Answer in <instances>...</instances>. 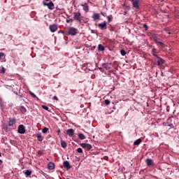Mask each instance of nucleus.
I'll list each match as a JSON object with an SVG mask.
<instances>
[{"mask_svg": "<svg viewBox=\"0 0 179 179\" xmlns=\"http://www.w3.org/2000/svg\"><path fill=\"white\" fill-rule=\"evenodd\" d=\"M67 34L68 36H76L78 34V29L73 27H69Z\"/></svg>", "mask_w": 179, "mask_h": 179, "instance_id": "f257e3e1", "label": "nucleus"}, {"mask_svg": "<svg viewBox=\"0 0 179 179\" xmlns=\"http://www.w3.org/2000/svg\"><path fill=\"white\" fill-rule=\"evenodd\" d=\"M73 18L74 20H76L77 22H79L80 23L82 22V14H80V12H75L73 13Z\"/></svg>", "mask_w": 179, "mask_h": 179, "instance_id": "f03ea898", "label": "nucleus"}, {"mask_svg": "<svg viewBox=\"0 0 179 179\" xmlns=\"http://www.w3.org/2000/svg\"><path fill=\"white\" fill-rule=\"evenodd\" d=\"M43 6H48V9L52 10L54 9V3L52 1H50L49 3H46L45 1H43Z\"/></svg>", "mask_w": 179, "mask_h": 179, "instance_id": "7ed1b4c3", "label": "nucleus"}, {"mask_svg": "<svg viewBox=\"0 0 179 179\" xmlns=\"http://www.w3.org/2000/svg\"><path fill=\"white\" fill-rule=\"evenodd\" d=\"M80 146H81V148L83 149H85V150H90V149L92 148V145L86 143H80Z\"/></svg>", "mask_w": 179, "mask_h": 179, "instance_id": "20e7f679", "label": "nucleus"}, {"mask_svg": "<svg viewBox=\"0 0 179 179\" xmlns=\"http://www.w3.org/2000/svg\"><path fill=\"white\" fill-rule=\"evenodd\" d=\"M17 132L18 134H26V127H24V125L20 124L18 127Z\"/></svg>", "mask_w": 179, "mask_h": 179, "instance_id": "39448f33", "label": "nucleus"}, {"mask_svg": "<svg viewBox=\"0 0 179 179\" xmlns=\"http://www.w3.org/2000/svg\"><path fill=\"white\" fill-rule=\"evenodd\" d=\"M49 29L50 30L51 33H55V31L58 30V25L56 24H50L49 26Z\"/></svg>", "mask_w": 179, "mask_h": 179, "instance_id": "423d86ee", "label": "nucleus"}, {"mask_svg": "<svg viewBox=\"0 0 179 179\" xmlns=\"http://www.w3.org/2000/svg\"><path fill=\"white\" fill-rule=\"evenodd\" d=\"M98 27L101 29V30H106L107 29V22L104 21L102 23L98 24Z\"/></svg>", "mask_w": 179, "mask_h": 179, "instance_id": "0eeeda50", "label": "nucleus"}, {"mask_svg": "<svg viewBox=\"0 0 179 179\" xmlns=\"http://www.w3.org/2000/svg\"><path fill=\"white\" fill-rule=\"evenodd\" d=\"M157 66H160L162 65H163V64H164L166 62V60L163 59L162 57H157Z\"/></svg>", "mask_w": 179, "mask_h": 179, "instance_id": "6e6552de", "label": "nucleus"}, {"mask_svg": "<svg viewBox=\"0 0 179 179\" xmlns=\"http://www.w3.org/2000/svg\"><path fill=\"white\" fill-rule=\"evenodd\" d=\"M63 166L64 169H66V170H69L72 167V166H71V164L69 162V161H64L63 163Z\"/></svg>", "mask_w": 179, "mask_h": 179, "instance_id": "1a4fd4ad", "label": "nucleus"}, {"mask_svg": "<svg viewBox=\"0 0 179 179\" xmlns=\"http://www.w3.org/2000/svg\"><path fill=\"white\" fill-rule=\"evenodd\" d=\"M102 66L106 71H109V69H111V63H103L102 64Z\"/></svg>", "mask_w": 179, "mask_h": 179, "instance_id": "9d476101", "label": "nucleus"}, {"mask_svg": "<svg viewBox=\"0 0 179 179\" xmlns=\"http://www.w3.org/2000/svg\"><path fill=\"white\" fill-rule=\"evenodd\" d=\"M16 124V119L15 118H10L8 122V127H13Z\"/></svg>", "mask_w": 179, "mask_h": 179, "instance_id": "9b49d317", "label": "nucleus"}, {"mask_svg": "<svg viewBox=\"0 0 179 179\" xmlns=\"http://www.w3.org/2000/svg\"><path fill=\"white\" fill-rule=\"evenodd\" d=\"M66 134L69 136H73L75 134V130H73V129H68L66 130Z\"/></svg>", "mask_w": 179, "mask_h": 179, "instance_id": "f8f14e48", "label": "nucleus"}, {"mask_svg": "<svg viewBox=\"0 0 179 179\" xmlns=\"http://www.w3.org/2000/svg\"><path fill=\"white\" fill-rule=\"evenodd\" d=\"M145 163H146L147 166H155V164H153V159H152L150 158H148L145 160Z\"/></svg>", "mask_w": 179, "mask_h": 179, "instance_id": "ddd939ff", "label": "nucleus"}, {"mask_svg": "<svg viewBox=\"0 0 179 179\" xmlns=\"http://www.w3.org/2000/svg\"><path fill=\"white\" fill-rule=\"evenodd\" d=\"M48 169L49 170H54L55 169V164H54V162H49L48 164Z\"/></svg>", "mask_w": 179, "mask_h": 179, "instance_id": "4468645a", "label": "nucleus"}, {"mask_svg": "<svg viewBox=\"0 0 179 179\" xmlns=\"http://www.w3.org/2000/svg\"><path fill=\"white\" fill-rule=\"evenodd\" d=\"M133 8H136V9H139V0H135L133 1Z\"/></svg>", "mask_w": 179, "mask_h": 179, "instance_id": "2eb2a0df", "label": "nucleus"}, {"mask_svg": "<svg viewBox=\"0 0 179 179\" xmlns=\"http://www.w3.org/2000/svg\"><path fill=\"white\" fill-rule=\"evenodd\" d=\"M60 142H61L62 148H63V149H66V148L68 146V145L66 144V142L62 140V138H60Z\"/></svg>", "mask_w": 179, "mask_h": 179, "instance_id": "dca6fc26", "label": "nucleus"}, {"mask_svg": "<svg viewBox=\"0 0 179 179\" xmlns=\"http://www.w3.org/2000/svg\"><path fill=\"white\" fill-rule=\"evenodd\" d=\"M151 54L152 55H153V57H155L156 58L159 57V55H157V49L156 48H152Z\"/></svg>", "mask_w": 179, "mask_h": 179, "instance_id": "f3484780", "label": "nucleus"}, {"mask_svg": "<svg viewBox=\"0 0 179 179\" xmlns=\"http://www.w3.org/2000/svg\"><path fill=\"white\" fill-rule=\"evenodd\" d=\"M36 137H37V140L38 141V142H43V139H44V138H43L41 133H38L36 134Z\"/></svg>", "mask_w": 179, "mask_h": 179, "instance_id": "a211bd4d", "label": "nucleus"}, {"mask_svg": "<svg viewBox=\"0 0 179 179\" xmlns=\"http://www.w3.org/2000/svg\"><path fill=\"white\" fill-rule=\"evenodd\" d=\"M82 6L83 7V10H85V12H89V5H87V3L83 4Z\"/></svg>", "mask_w": 179, "mask_h": 179, "instance_id": "6ab92c4d", "label": "nucleus"}, {"mask_svg": "<svg viewBox=\"0 0 179 179\" xmlns=\"http://www.w3.org/2000/svg\"><path fill=\"white\" fill-rule=\"evenodd\" d=\"M92 19L94 20H99V19H100V14L99 13H94L92 15Z\"/></svg>", "mask_w": 179, "mask_h": 179, "instance_id": "aec40b11", "label": "nucleus"}, {"mask_svg": "<svg viewBox=\"0 0 179 179\" xmlns=\"http://www.w3.org/2000/svg\"><path fill=\"white\" fill-rule=\"evenodd\" d=\"M106 50V48L101 44L98 45V51H104Z\"/></svg>", "mask_w": 179, "mask_h": 179, "instance_id": "412c9836", "label": "nucleus"}, {"mask_svg": "<svg viewBox=\"0 0 179 179\" xmlns=\"http://www.w3.org/2000/svg\"><path fill=\"white\" fill-rule=\"evenodd\" d=\"M20 111H21L22 114H25L27 110L26 108H24V106H20Z\"/></svg>", "mask_w": 179, "mask_h": 179, "instance_id": "4be33fe9", "label": "nucleus"}, {"mask_svg": "<svg viewBox=\"0 0 179 179\" xmlns=\"http://www.w3.org/2000/svg\"><path fill=\"white\" fill-rule=\"evenodd\" d=\"M78 138L79 139H80L81 141H83V139H86V136H85V134L80 133L78 134Z\"/></svg>", "mask_w": 179, "mask_h": 179, "instance_id": "5701e85b", "label": "nucleus"}, {"mask_svg": "<svg viewBox=\"0 0 179 179\" xmlns=\"http://www.w3.org/2000/svg\"><path fill=\"white\" fill-rule=\"evenodd\" d=\"M152 37V38H153V40H154L155 43H156V41H157V34H153Z\"/></svg>", "mask_w": 179, "mask_h": 179, "instance_id": "b1692460", "label": "nucleus"}, {"mask_svg": "<svg viewBox=\"0 0 179 179\" xmlns=\"http://www.w3.org/2000/svg\"><path fill=\"white\" fill-rule=\"evenodd\" d=\"M142 142V139L138 138L136 141H134V145H139Z\"/></svg>", "mask_w": 179, "mask_h": 179, "instance_id": "393cba45", "label": "nucleus"}, {"mask_svg": "<svg viewBox=\"0 0 179 179\" xmlns=\"http://www.w3.org/2000/svg\"><path fill=\"white\" fill-rule=\"evenodd\" d=\"M107 19H108V23H111V20L113 19V15L107 16Z\"/></svg>", "mask_w": 179, "mask_h": 179, "instance_id": "a878e982", "label": "nucleus"}, {"mask_svg": "<svg viewBox=\"0 0 179 179\" xmlns=\"http://www.w3.org/2000/svg\"><path fill=\"white\" fill-rule=\"evenodd\" d=\"M155 44H159L160 45V47H165V44L164 43H163L162 42H161V41H156V43Z\"/></svg>", "mask_w": 179, "mask_h": 179, "instance_id": "bb28decb", "label": "nucleus"}, {"mask_svg": "<svg viewBox=\"0 0 179 179\" xmlns=\"http://www.w3.org/2000/svg\"><path fill=\"white\" fill-rule=\"evenodd\" d=\"M24 174H26V176H31V171L27 170V171L24 172Z\"/></svg>", "mask_w": 179, "mask_h": 179, "instance_id": "cd10ccee", "label": "nucleus"}, {"mask_svg": "<svg viewBox=\"0 0 179 179\" xmlns=\"http://www.w3.org/2000/svg\"><path fill=\"white\" fill-rule=\"evenodd\" d=\"M143 27L145 29V31H148V30H149V27H148V24H144L143 25Z\"/></svg>", "mask_w": 179, "mask_h": 179, "instance_id": "c85d7f7f", "label": "nucleus"}, {"mask_svg": "<svg viewBox=\"0 0 179 179\" xmlns=\"http://www.w3.org/2000/svg\"><path fill=\"white\" fill-rule=\"evenodd\" d=\"M42 132H43V134H47V132H48V128L44 127V128L42 129Z\"/></svg>", "mask_w": 179, "mask_h": 179, "instance_id": "c756f323", "label": "nucleus"}, {"mask_svg": "<svg viewBox=\"0 0 179 179\" xmlns=\"http://www.w3.org/2000/svg\"><path fill=\"white\" fill-rule=\"evenodd\" d=\"M120 54H121V55H122L124 57V55H127V52H125V50H121Z\"/></svg>", "mask_w": 179, "mask_h": 179, "instance_id": "7c9ffc66", "label": "nucleus"}, {"mask_svg": "<svg viewBox=\"0 0 179 179\" xmlns=\"http://www.w3.org/2000/svg\"><path fill=\"white\" fill-rule=\"evenodd\" d=\"M76 152H78V153H83V150H82L81 148H77Z\"/></svg>", "mask_w": 179, "mask_h": 179, "instance_id": "2f4dec72", "label": "nucleus"}, {"mask_svg": "<svg viewBox=\"0 0 179 179\" xmlns=\"http://www.w3.org/2000/svg\"><path fill=\"white\" fill-rule=\"evenodd\" d=\"M6 72V69H5V67H2L1 70L0 69V73H5Z\"/></svg>", "mask_w": 179, "mask_h": 179, "instance_id": "473e14b6", "label": "nucleus"}, {"mask_svg": "<svg viewBox=\"0 0 179 179\" xmlns=\"http://www.w3.org/2000/svg\"><path fill=\"white\" fill-rule=\"evenodd\" d=\"M42 108H43V110H45L46 111H48V110H49L48 106H47L45 105H43Z\"/></svg>", "mask_w": 179, "mask_h": 179, "instance_id": "72a5a7b5", "label": "nucleus"}, {"mask_svg": "<svg viewBox=\"0 0 179 179\" xmlns=\"http://www.w3.org/2000/svg\"><path fill=\"white\" fill-rule=\"evenodd\" d=\"M29 94H31V96H32L34 99H36V97H37V96H36V94H34V93H33L31 91H29Z\"/></svg>", "mask_w": 179, "mask_h": 179, "instance_id": "f704fd0d", "label": "nucleus"}, {"mask_svg": "<svg viewBox=\"0 0 179 179\" xmlns=\"http://www.w3.org/2000/svg\"><path fill=\"white\" fill-rule=\"evenodd\" d=\"M104 103H105V104H106V106H108L110 102V100L106 99V100L104 101Z\"/></svg>", "mask_w": 179, "mask_h": 179, "instance_id": "c9c22d12", "label": "nucleus"}, {"mask_svg": "<svg viewBox=\"0 0 179 179\" xmlns=\"http://www.w3.org/2000/svg\"><path fill=\"white\" fill-rule=\"evenodd\" d=\"M5 56V53L0 52V59H1L2 57Z\"/></svg>", "mask_w": 179, "mask_h": 179, "instance_id": "e433bc0d", "label": "nucleus"}, {"mask_svg": "<svg viewBox=\"0 0 179 179\" xmlns=\"http://www.w3.org/2000/svg\"><path fill=\"white\" fill-rule=\"evenodd\" d=\"M165 33H166V34H171V32H170L169 29H165Z\"/></svg>", "mask_w": 179, "mask_h": 179, "instance_id": "4c0bfd02", "label": "nucleus"}, {"mask_svg": "<svg viewBox=\"0 0 179 179\" xmlns=\"http://www.w3.org/2000/svg\"><path fill=\"white\" fill-rule=\"evenodd\" d=\"M43 151H41V150H39V151H38V155H40V156H41V155H43Z\"/></svg>", "mask_w": 179, "mask_h": 179, "instance_id": "58836bf2", "label": "nucleus"}, {"mask_svg": "<svg viewBox=\"0 0 179 179\" xmlns=\"http://www.w3.org/2000/svg\"><path fill=\"white\" fill-rule=\"evenodd\" d=\"M99 71H101V72H104L103 68L99 67Z\"/></svg>", "mask_w": 179, "mask_h": 179, "instance_id": "ea45409f", "label": "nucleus"}, {"mask_svg": "<svg viewBox=\"0 0 179 179\" xmlns=\"http://www.w3.org/2000/svg\"><path fill=\"white\" fill-rule=\"evenodd\" d=\"M53 100H57L58 101V97L57 96H53Z\"/></svg>", "mask_w": 179, "mask_h": 179, "instance_id": "a19ab883", "label": "nucleus"}, {"mask_svg": "<svg viewBox=\"0 0 179 179\" xmlns=\"http://www.w3.org/2000/svg\"><path fill=\"white\" fill-rule=\"evenodd\" d=\"M59 132H61V129H58V130H57V134H58V135H59Z\"/></svg>", "mask_w": 179, "mask_h": 179, "instance_id": "79ce46f5", "label": "nucleus"}, {"mask_svg": "<svg viewBox=\"0 0 179 179\" xmlns=\"http://www.w3.org/2000/svg\"><path fill=\"white\" fill-rule=\"evenodd\" d=\"M2 163H3V161L1 159H0V166H1V164H2Z\"/></svg>", "mask_w": 179, "mask_h": 179, "instance_id": "37998d69", "label": "nucleus"}, {"mask_svg": "<svg viewBox=\"0 0 179 179\" xmlns=\"http://www.w3.org/2000/svg\"><path fill=\"white\" fill-rule=\"evenodd\" d=\"M66 23H69L70 20H66Z\"/></svg>", "mask_w": 179, "mask_h": 179, "instance_id": "c03bdc74", "label": "nucleus"}, {"mask_svg": "<svg viewBox=\"0 0 179 179\" xmlns=\"http://www.w3.org/2000/svg\"><path fill=\"white\" fill-rule=\"evenodd\" d=\"M127 9H128V10H129V9H130L129 6H127Z\"/></svg>", "mask_w": 179, "mask_h": 179, "instance_id": "a18cd8bd", "label": "nucleus"}, {"mask_svg": "<svg viewBox=\"0 0 179 179\" xmlns=\"http://www.w3.org/2000/svg\"><path fill=\"white\" fill-rule=\"evenodd\" d=\"M131 1V2H134L135 1L134 0H130Z\"/></svg>", "mask_w": 179, "mask_h": 179, "instance_id": "49530a36", "label": "nucleus"}, {"mask_svg": "<svg viewBox=\"0 0 179 179\" xmlns=\"http://www.w3.org/2000/svg\"><path fill=\"white\" fill-rule=\"evenodd\" d=\"M62 34H64V31H62Z\"/></svg>", "mask_w": 179, "mask_h": 179, "instance_id": "de8ad7c7", "label": "nucleus"}, {"mask_svg": "<svg viewBox=\"0 0 179 179\" xmlns=\"http://www.w3.org/2000/svg\"><path fill=\"white\" fill-rule=\"evenodd\" d=\"M14 93H15L16 94H17V92H14Z\"/></svg>", "mask_w": 179, "mask_h": 179, "instance_id": "09e8293b", "label": "nucleus"}, {"mask_svg": "<svg viewBox=\"0 0 179 179\" xmlns=\"http://www.w3.org/2000/svg\"><path fill=\"white\" fill-rule=\"evenodd\" d=\"M2 156V153L0 152V157Z\"/></svg>", "mask_w": 179, "mask_h": 179, "instance_id": "8fccbe9b", "label": "nucleus"}, {"mask_svg": "<svg viewBox=\"0 0 179 179\" xmlns=\"http://www.w3.org/2000/svg\"><path fill=\"white\" fill-rule=\"evenodd\" d=\"M45 1H50V0H45Z\"/></svg>", "mask_w": 179, "mask_h": 179, "instance_id": "3c124183", "label": "nucleus"}, {"mask_svg": "<svg viewBox=\"0 0 179 179\" xmlns=\"http://www.w3.org/2000/svg\"><path fill=\"white\" fill-rule=\"evenodd\" d=\"M94 48H96V46H94Z\"/></svg>", "mask_w": 179, "mask_h": 179, "instance_id": "603ef678", "label": "nucleus"}, {"mask_svg": "<svg viewBox=\"0 0 179 179\" xmlns=\"http://www.w3.org/2000/svg\"><path fill=\"white\" fill-rule=\"evenodd\" d=\"M102 15H103V16H104V14L102 13Z\"/></svg>", "mask_w": 179, "mask_h": 179, "instance_id": "864d4df0", "label": "nucleus"}]
</instances>
